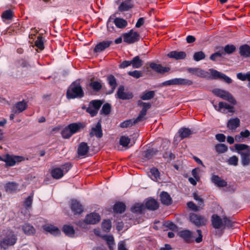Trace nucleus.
Returning <instances> with one entry per match:
<instances>
[{"label":"nucleus","mask_w":250,"mask_h":250,"mask_svg":"<svg viewBox=\"0 0 250 250\" xmlns=\"http://www.w3.org/2000/svg\"><path fill=\"white\" fill-rule=\"evenodd\" d=\"M111 41H104L98 43L94 49V53H100L104 51L112 44Z\"/></svg>","instance_id":"nucleus-18"},{"label":"nucleus","mask_w":250,"mask_h":250,"mask_svg":"<svg viewBox=\"0 0 250 250\" xmlns=\"http://www.w3.org/2000/svg\"><path fill=\"white\" fill-rule=\"evenodd\" d=\"M106 79L108 84L111 88V91L110 92V93H111L113 92L118 85L117 80L115 76L112 74L108 75Z\"/></svg>","instance_id":"nucleus-32"},{"label":"nucleus","mask_w":250,"mask_h":250,"mask_svg":"<svg viewBox=\"0 0 250 250\" xmlns=\"http://www.w3.org/2000/svg\"><path fill=\"white\" fill-rule=\"evenodd\" d=\"M214 107L218 111L221 112L222 113H224V111H222L223 108L226 109L228 110L229 112L233 113L234 112L233 107L232 105L229 104H228L223 102H220L218 104V106L216 105H214Z\"/></svg>","instance_id":"nucleus-23"},{"label":"nucleus","mask_w":250,"mask_h":250,"mask_svg":"<svg viewBox=\"0 0 250 250\" xmlns=\"http://www.w3.org/2000/svg\"><path fill=\"white\" fill-rule=\"evenodd\" d=\"M186 56V53L184 51H172L167 54L168 57L175 59L176 60L184 59Z\"/></svg>","instance_id":"nucleus-24"},{"label":"nucleus","mask_w":250,"mask_h":250,"mask_svg":"<svg viewBox=\"0 0 250 250\" xmlns=\"http://www.w3.org/2000/svg\"><path fill=\"white\" fill-rule=\"evenodd\" d=\"M215 149L218 153H223L227 151L228 148L224 144H218L215 146Z\"/></svg>","instance_id":"nucleus-47"},{"label":"nucleus","mask_w":250,"mask_h":250,"mask_svg":"<svg viewBox=\"0 0 250 250\" xmlns=\"http://www.w3.org/2000/svg\"><path fill=\"white\" fill-rule=\"evenodd\" d=\"M131 65L133 68H139L143 65V61L139 56H136L131 60Z\"/></svg>","instance_id":"nucleus-41"},{"label":"nucleus","mask_w":250,"mask_h":250,"mask_svg":"<svg viewBox=\"0 0 250 250\" xmlns=\"http://www.w3.org/2000/svg\"><path fill=\"white\" fill-rule=\"evenodd\" d=\"M84 92L80 83L73 82L68 87L66 94L68 99H81L84 97Z\"/></svg>","instance_id":"nucleus-1"},{"label":"nucleus","mask_w":250,"mask_h":250,"mask_svg":"<svg viewBox=\"0 0 250 250\" xmlns=\"http://www.w3.org/2000/svg\"><path fill=\"white\" fill-rule=\"evenodd\" d=\"M25 158L21 156L10 155L7 154L4 158L3 162L7 167H13L16 164L24 161Z\"/></svg>","instance_id":"nucleus-5"},{"label":"nucleus","mask_w":250,"mask_h":250,"mask_svg":"<svg viewBox=\"0 0 250 250\" xmlns=\"http://www.w3.org/2000/svg\"><path fill=\"white\" fill-rule=\"evenodd\" d=\"M115 17V14L112 15L109 17L107 20L106 23V27L107 31L109 32H112L114 30V27L113 23H112V20H113V18Z\"/></svg>","instance_id":"nucleus-52"},{"label":"nucleus","mask_w":250,"mask_h":250,"mask_svg":"<svg viewBox=\"0 0 250 250\" xmlns=\"http://www.w3.org/2000/svg\"><path fill=\"white\" fill-rule=\"evenodd\" d=\"M158 150L154 148L147 149L143 151L141 153L142 159L144 161H146L156 155Z\"/></svg>","instance_id":"nucleus-20"},{"label":"nucleus","mask_w":250,"mask_h":250,"mask_svg":"<svg viewBox=\"0 0 250 250\" xmlns=\"http://www.w3.org/2000/svg\"><path fill=\"white\" fill-rule=\"evenodd\" d=\"M113 209L114 212L121 214L125 211L126 206L124 203L119 201L114 204Z\"/></svg>","instance_id":"nucleus-31"},{"label":"nucleus","mask_w":250,"mask_h":250,"mask_svg":"<svg viewBox=\"0 0 250 250\" xmlns=\"http://www.w3.org/2000/svg\"><path fill=\"white\" fill-rule=\"evenodd\" d=\"M140 122L141 121L140 120H137V117L135 119L126 120L121 123L120 125V126L121 128H127L128 127L132 126Z\"/></svg>","instance_id":"nucleus-37"},{"label":"nucleus","mask_w":250,"mask_h":250,"mask_svg":"<svg viewBox=\"0 0 250 250\" xmlns=\"http://www.w3.org/2000/svg\"><path fill=\"white\" fill-rule=\"evenodd\" d=\"M234 147L238 154L239 152H245V151H242L243 150L248 151L249 149H250V146L244 144H235Z\"/></svg>","instance_id":"nucleus-42"},{"label":"nucleus","mask_w":250,"mask_h":250,"mask_svg":"<svg viewBox=\"0 0 250 250\" xmlns=\"http://www.w3.org/2000/svg\"><path fill=\"white\" fill-rule=\"evenodd\" d=\"M205 57V54L202 51L195 52L193 56V60L196 62H199L203 60Z\"/></svg>","instance_id":"nucleus-50"},{"label":"nucleus","mask_w":250,"mask_h":250,"mask_svg":"<svg viewBox=\"0 0 250 250\" xmlns=\"http://www.w3.org/2000/svg\"><path fill=\"white\" fill-rule=\"evenodd\" d=\"M89 85L95 92L99 91L102 88L101 83L98 81L92 82L89 83Z\"/></svg>","instance_id":"nucleus-48"},{"label":"nucleus","mask_w":250,"mask_h":250,"mask_svg":"<svg viewBox=\"0 0 250 250\" xmlns=\"http://www.w3.org/2000/svg\"><path fill=\"white\" fill-rule=\"evenodd\" d=\"M17 240V236L13 232H10L4 238L0 241V246L4 249H7L9 246L14 245Z\"/></svg>","instance_id":"nucleus-4"},{"label":"nucleus","mask_w":250,"mask_h":250,"mask_svg":"<svg viewBox=\"0 0 250 250\" xmlns=\"http://www.w3.org/2000/svg\"><path fill=\"white\" fill-rule=\"evenodd\" d=\"M101 220L100 215L97 213H91L87 214L84 219V222L87 224H96Z\"/></svg>","instance_id":"nucleus-15"},{"label":"nucleus","mask_w":250,"mask_h":250,"mask_svg":"<svg viewBox=\"0 0 250 250\" xmlns=\"http://www.w3.org/2000/svg\"><path fill=\"white\" fill-rule=\"evenodd\" d=\"M240 121L239 118H231L227 123V127L231 130H234L240 126Z\"/></svg>","instance_id":"nucleus-30"},{"label":"nucleus","mask_w":250,"mask_h":250,"mask_svg":"<svg viewBox=\"0 0 250 250\" xmlns=\"http://www.w3.org/2000/svg\"><path fill=\"white\" fill-rule=\"evenodd\" d=\"M27 107V103L23 100L15 104L12 107L11 111L12 112L14 113V114H19L25 110Z\"/></svg>","instance_id":"nucleus-13"},{"label":"nucleus","mask_w":250,"mask_h":250,"mask_svg":"<svg viewBox=\"0 0 250 250\" xmlns=\"http://www.w3.org/2000/svg\"><path fill=\"white\" fill-rule=\"evenodd\" d=\"M138 105L142 106L143 107L137 117V120L142 121L145 119L144 117L147 113V110L151 107V105L149 103H145L141 101H138Z\"/></svg>","instance_id":"nucleus-10"},{"label":"nucleus","mask_w":250,"mask_h":250,"mask_svg":"<svg viewBox=\"0 0 250 250\" xmlns=\"http://www.w3.org/2000/svg\"><path fill=\"white\" fill-rule=\"evenodd\" d=\"M33 197L32 196H29L24 202L23 205L26 209H28L32 207Z\"/></svg>","instance_id":"nucleus-57"},{"label":"nucleus","mask_w":250,"mask_h":250,"mask_svg":"<svg viewBox=\"0 0 250 250\" xmlns=\"http://www.w3.org/2000/svg\"><path fill=\"white\" fill-rule=\"evenodd\" d=\"M102 228L105 232H109L111 228V222L110 220H104L102 224Z\"/></svg>","instance_id":"nucleus-51"},{"label":"nucleus","mask_w":250,"mask_h":250,"mask_svg":"<svg viewBox=\"0 0 250 250\" xmlns=\"http://www.w3.org/2000/svg\"><path fill=\"white\" fill-rule=\"evenodd\" d=\"M238 158L236 156L233 155L229 157L227 162L229 165L236 166L238 165Z\"/></svg>","instance_id":"nucleus-55"},{"label":"nucleus","mask_w":250,"mask_h":250,"mask_svg":"<svg viewBox=\"0 0 250 250\" xmlns=\"http://www.w3.org/2000/svg\"><path fill=\"white\" fill-rule=\"evenodd\" d=\"M155 96L154 91H145L143 93L140 98L142 100H149L153 98Z\"/></svg>","instance_id":"nucleus-44"},{"label":"nucleus","mask_w":250,"mask_h":250,"mask_svg":"<svg viewBox=\"0 0 250 250\" xmlns=\"http://www.w3.org/2000/svg\"><path fill=\"white\" fill-rule=\"evenodd\" d=\"M22 229L27 235H33L36 232V230L34 227L29 223H25L22 225Z\"/></svg>","instance_id":"nucleus-35"},{"label":"nucleus","mask_w":250,"mask_h":250,"mask_svg":"<svg viewBox=\"0 0 250 250\" xmlns=\"http://www.w3.org/2000/svg\"><path fill=\"white\" fill-rule=\"evenodd\" d=\"M211 181L215 185L220 188L226 187L227 186V182L225 180L221 179L218 175H212Z\"/></svg>","instance_id":"nucleus-29"},{"label":"nucleus","mask_w":250,"mask_h":250,"mask_svg":"<svg viewBox=\"0 0 250 250\" xmlns=\"http://www.w3.org/2000/svg\"><path fill=\"white\" fill-rule=\"evenodd\" d=\"M237 78L242 81L248 80L250 82V71L248 72L246 74L238 73L237 74ZM249 84H250V83H249Z\"/></svg>","instance_id":"nucleus-49"},{"label":"nucleus","mask_w":250,"mask_h":250,"mask_svg":"<svg viewBox=\"0 0 250 250\" xmlns=\"http://www.w3.org/2000/svg\"><path fill=\"white\" fill-rule=\"evenodd\" d=\"M193 197L194 199L197 202V206L199 207V209L203 208L205 205L204 200L195 193H193Z\"/></svg>","instance_id":"nucleus-54"},{"label":"nucleus","mask_w":250,"mask_h":250,"mask_svg":"<svg viewBox=\"0 0 250 250\" xmlns=\"http://www.w3.org/2000/svg\"><path fill=\"white\" fill-rule=\"evenodd\" d=\"M71 209L74 214H80L83 210V206L76 200L71 201Z\"/></svg>","instance_id":"nucleus-19"},{"label":"nucleus","mask_w":250,"mask_h":250,"mask_svg":"<svg viewBox=\"0 0 250 250\" xmlns=\"http://www.w3.org/2000/svg\"><path fill=\"white\" fill-rule=\"evenodd\" d=\"M213 92L216 96L221 98L223 99L228 100L234 104L236 103L231 94L228 91L220 89H215L213 91Z\"/></svg>","instance_id":"nucleus-8"},{"label":"nucleus","mask_w":250,"mask_h":250,"mask_svg":"<svg viewBox=\"0 0 250 250\" xmlns=\"http://www.w3.org/2000/svg\"><path fill=\"white\" fill-rule=\"evenodd\" d=\"M61 134L63 138L68 139L70 138L73 134L70 131V129L68 128V126H66L61 132Z\"/></svg>","instance_id":"nucleus-53"},{"label":"nucleus","mask_w":250,"mask_h":250,"mask_svg":"<svg viewBox=\"0 0 250 250\" xmlns=\"http://www.w3.org/2000/svg\"><path fill=\"white\" fill-rule=\"evenodd\" d=\"M189 220L198 227L205 225L207 221L204 216L194 213H190L189 214Z\"/></svg>","instance_id":"nucleus-7"},{"label":"nucleus","mask_w":250,"mask_h":250,"mask_svg":"<svg viewBox=\"0 0 250 250\" xmlns=\"http://www.w3.org/2000/svg\"><path fill=\"white\" fill-rule=\"evenodd\" d=\"M239 53L241 56L248 57L250 56V46L247 44H244L240 47Z\"/></svg>","instance_id":"nucleus-40"},{"label":"nucleus","mask_w":250,"mask_h":250,"mask_svg":"<svg viewBox=\"0 0 250 250\" xmlns=\"http://www.w3.org/2000/svg\"><path fill=\"white\" fill-rule=\"evenodd\" d=\"M132 0H125L118 7V10L121 12L128 11L133 7Z\"/></svg>","instance_id":"nucleus-22"},{"label":"nucleus","mask_w":250,"mask_h":250,"mask_svg":"<svg viewBox=\"0 0 250 250\" xmlns=\"http://www.w3.org/2000/svg\"><path fill=\"white\" fill-rule=\"evenodd\" d=\"M130 142V139L127 136H122L120 139V144L124 147L127 146Z\"/></svg>","instance_id":"nucleus-59"},{"label":"nucleus","mask_w":250,"mask_h":250,"mask_svg":"<svg viewBox=\"0 0 250 250\" xmlns=\"http://www.w3.org/2000/svg\"><path fill=\"white\" fill-rule=\"evenodd\" d=\"M35 45L40 50L42 51L44 48V42L43 37L42 36H39L37 37L36 41L35 42Z\"/></svg>","instance_id":"nucleus-46"},{"label":"nucleus","mask_w":250,"mask_h":250,"mask_svg":"<svg viewBox=\"0 0 250 250\" xmlns=\"http://www.w3.org/2000/svg\"><path fill=\"white\" fill-rule=\"evenodd\" d=\"M209 71L211 73V75L212 78L214 79H220L221 76L223 75L222 73L217 71L216 70L213 69H210Z\"/></svg>","instance_id":"nucleus-58"},{"label":"nucleus","mask_w":250,"mask_h":250,"mask_svg":"<svg viewBox=\"0 0 250 250\" xmlns=\"http://www.w3.org/2000/svg\"><path fill=\"white\" fill-rule=\"evenodd\" d=\"M72 165L71 163L68 162L61 166V168L63 172V175L66 173L71 168Z\"/></svg>","instance_id":"nucleus-62"},{"label":"nucleus","mask_w":250,"mask_h":250,"mask_svg":"<svg viewBox=\"0 0 250 250\" xmlns=\"http://www.w3.org/2000/svg\"><path fill=\"white\" fill-rule=\"evenodd\" d=\"M179 236L182 238L185 242L190 243L193 241V235L191 231L188 229L181 230L178 232Z\"/></svg>","instance_id":"nucleus-14"},{"label":"nucleus","mask_w":250,"mask_h":250,"mask_svg":"<svg viewBox=\"0 0 250 250\" xmlns=\"http://www.w3.org/2000/svg\"><path fill=\"white\" fill-rule=\"evenodd\" d=\"M145 207L149 210H155L158 208L159 204L156 200L150 198L146 202Z\"/></svg>","instance_id":"nucleus-28"},{"label":"nucleus","mask_w":250,"mask_h":250,"mask_svg":"<svg viewBox=\"0 0 250 250\" xmlns=\"http://www.w3.org/2000/svg\"><path fill=\"white\" fill-rule=\"evenodd\" d=\"M193 84L191 80L184 78H174L166 81L159 84V86L164 87L173 85H191Z\"/></svg>","instance_id":"nucleus-2"},{"label":"nucleus","mask_w":250,"mask_h":250,"mask_svg":"<svg viewBox=\"0 0 250 250\" xmlns=\"http://www.w3.org/2000/svg\"><path fill=\"white\" fill-rule=\"evenodd\" d=\"M67 126L73 135L83 129L85 127V125L82 122H77L70 124Z\"/></svg>","instance_id":"nucleus-16"},{"label":"nucleus","mask_w":250,"mask_h":250,"mask_svg":"<svg viewBox=\"0 0 250 250\" xmlns=\"http://www.w3.org/2000/svg\"><path fill=\"white\" fill-rule=\"evenodd\" d=\"M52 177L55 179H59L63 177V173L61 167H55L51 171Z\"/></svg>","instance_id":"nucleus-39"},{"label":"nucleus","mask_w":250,"mask_h":250,"mask_svg":"<svg viewBox=\"0 0 250 250\" xmlns=\"http://www.w3.org/2000/svg\"><path fill=\"white\" fill-rule=\"evenodd\" d=\"M149 66L153 70L160 74H164L170 70L169 67H164L161 64L155 62H151L149 64Z\"/></svg>","instance_id":"nucleus-17"},{"label":"nucleus","mask_w":250,"mask_h":250,"mask_svg":"<svg viewBox=\"0 0 250 250\" xmlns=\"http://www.w3.org/2000/svg\"><path fill=\"white\" fill-rule=\"evenodd\" d=\"M223 219V226H225L228 228H231L233 227V223L230 219L227 218V217H224Z\"/></svg>","instance_id":"nucleus-64"},{"label":"nucleus","mask_w":250,"mask_h":250,"mask_svg":"<svg viewBox=\"0 0 250 250\" xmlns=\"http://www.w3.org/2000/svg\"><path fill=\"white\" fill-rule=\"evenodd\" d=\"M211 223L213 227L219 229L223 226V221L217 214H213L211 217Z\"/></svg>","instance_id":"nucleus-27"},{"label":"nucleus","mask_w":250,"mask_h":250,"mask_svg":"<svg viewBox=\"0 0 250 250\" xmlns=\"http://www.w3.org/2000/svg\"><path fill=\"white\" fill-rule=\"evenodd\" d=\"M236 49L235 46L233 44H227L224 48L225 53L227 54H231L235 51Z\"/></svg>","instance_id":"nucleus-61"},{"label":"nucleus","mask_w":250,"mask_h":250,"mask_svg":"<svg viewBox=\"0 0 250 250\" xmlns=\"http://www.w3.org/2000/svg\"><path fill=\"white\" fill-rule=\"evenodd\" d=\"M124 39V42L128 43H133L138 42L140 39V35L137 32L133 31L131 29L127 33H125L122 35Z\"/></svg>","instance_id":"nucleus-6"},{"label":"nucleus","mask_w":250,"mask_h":250,"mask_svg":"<svg viewBox=\"0 0 250 250\" xmlns=\"http://www.w3.org/2000/svg\"><path fill=\"white\" fill-rule=\"evenodd\" d=\"M117 98L122 100H128L133 98V94L131 91L125 92V86L120 85L116 93Z\"/></svg>","instance_id":"nucleus-9"},{"label":"nucleus","mask_w":250,"mask_h":250,"mask_svg":"<svg viewBox=\"0 0 250 250\" xmlns=\"http://www.w3.org/2000/svg\"><path fill=\"white\" fill-rule=\"evenodd\" d=\"M113 22L117 28L120 29H124L127 25V21L121 18H115V19L113 18Z\"/></svg>","instance_id":"nucleus-36"},{"label":"nucleus","mask_w":250,"mask_h":250,"mask_svg":"<svg viewBox=\"0 0 250 250\" xmlns=\"http://www.w3.org/2000/svg\"><path fill=\"white\" fill-rule=\"evenodd\" d=\"M18 185L15 182H9L5 186V190L7 192H13L17 190Z\"/></svg>","instance_id":"nucleus-45"},{"label":"nucleus","mask_w":250,"mask_h":250,"mask_svg":"<svg viewBox=\"0 0 250 250\" xmlns=\"http://www.w3.org/2000/svg\"><path fill=\"white\" fill-rule=\"evenodd\" d=\"M128 74L136 79H138L143 76V73L141 71L134 70L132 71H129Z\"/></svg>","instance_id":"nucleus-63"},{"label":"nucleus","mask_w":250,"mask_h":250,"mask_svg":"<svg viewBox=\"0 0 250 250\" xmlns=\"http://www.w3.org/2000/svg\"><path fill=\"white\" fill-rule=\"evenodd\" d=\"M1 17L7 20H11L13 17V12L10 9L7 10L2 13Z\"/></svg>","instance_id":"nucleus-60"},{"label":"nucleus","mask_w":250,"mask_h":250,"mask_svg":"<svg viewBox=\"0 0 250 250\" xmlns=\"http://www.w3.org/2000/svg\"><path fill=\"white\" fill-rule=\"evenodd\" d=\"M160 201L162 204L169 206L171 204L172 200L169 194L166 191H162L160 195Z\"/></svg>","instance_id":"nucleus-26"},{"label":"nucleus","mask_w":250,"mask_h":250,"mask_svg":"<svg viewBox=\"0 0 250 250\" xmlns=\"http://www.w3.org/2000/svg\"><path fill=\"white\" fill-rule=\"evenodd\" d=\"M103 103V101L100 100H92L90 102L88 107L84 105L82 107V109H86V112L93 117L97 115Z\"/></svg>","instance_id":"nucleus-3"},{"label":"nucleus","mask_w":250,"mask_h":250,"mask_svg":"<svg viewBox=\"0 0 250 250\" xmlns=\"http://www.w3.org/2000/svg\"><path fill=\"white\" fill-rule=\"evenodd\" d=\"M62 231L68 237H73L75 235V231L74 228L70 225H64L62 226Z\"/></svg>","instance_id":"nucleus-33"},{"label":"nucleus","mask_w":250,"mask_h":250,"mask_svg":"<svg viewBox=\"0 0 250 250\" xmlns=\"http://www.w3.org/2000/svg\"><path fill=\"white\" fill-rule=\"evenodd\" d=\"M149 177L154 181H157L160 178V173L158 168L153 167L148 174Z\"/></svg>","instance_id":"nucleus-34"},{"label":"nucleus","mask_w":250,"mask_h":250,"mask_svg":"<svg viewBox=\"0 0 250 250\" xmlns=\"http://www.w3.org/2000/svg\"><path fill=\"white\" fill-rule=\"evenodd\" d=\"M89 150V147L85 142H81L78 146L77 154L79 156L83 157L87 155Z\"/></svg>","instance_id":"nucleus-21"},{"label":"nucleus","mask_w":250,"mask_h":250,"mask_svg":"<svg viewBox=\"0 0 250 250\" xmlns=\"http://www.w3.org/2000/svg\"><path fill=\"white\" fill-rule=\"evenodd\" d=\"M179 136L181 139L188 137L191 134V130L186 127H182L179 130Z\"/></svg>","instance_id":"nucleus-43"},{"label":"nucleus","mask_w":250,"mask_h":250,"mask_svg":"<svg viewBox=\"0 0 250 250\" xmlns=\"http://www.w3.org/2000/svg\"><path fill=\"white\" fill-rule=\"evenodd\" d=\"M145 209L143 204L136 203L131 208L130 210L132 213L142 214Z\"/></svg>","instance_id":"nucleus-38"},{"label":"nucleus","mask_w":250,"mask_h":250,"mask_svg":"<svg viewBox=\"0 0 250 250\" xmlns=\"http://www.w3.org/2000/svg\"><path fill=\"white\" fill-rule=\"evenodd\" d=\"M111 111V105L108 103L104 104L102 107L101 113L104 115H108Z\"/></svg>","instance_id":"nucleus-56"},{"label":"nucleus","mask_w":250,"mask_h":250,"mask_svg":"<svg viewBox=\"0 0 250 250\" xmlns=\"http://www.w3.org/2000/svg\"><path fill=\"white\" fill-rule=\"evenodd\" d=\"M42 229L44 231L48 232L55 236H60L61 234L60 229L50 224L43 225Z\"/></svg>","instance_id":"nucleus-12"},{"label":"nucleus","mask_w":250,"mask_h":250,"mask_svg":"<svg viewBox=\"0 0 250 250\" xmlns=\"http://www.w3.org/2000/svg\"><path fill=\"white\" fill-rule=\"evenodd\" d=\"M89 135L90 137L95 136L97 138H101L103 137V133L101 121H99L97 122L95 127H92Z\"/></svg>","instance_id":"nucleus-11"},{"label":"nucleus","mask_w":250,"mask_h":250,"mask_svg":"<svg viewBox=\"0 0 250 250\" xmlns=\"http://www.w3.org/2000/svg\"><path fill=\"white\" fill-rule=\"evenodd\" d=\"M241 156V162L243 166H247L250 164V149L245 152H239Z\"/></svg>","instance_id":"nucleus-25"}]
</instances>
